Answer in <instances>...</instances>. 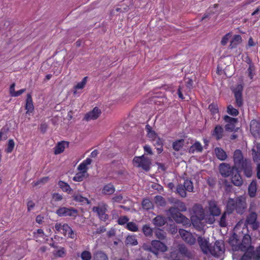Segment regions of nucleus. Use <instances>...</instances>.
Here are the masks:
<instances>
[{
  "mask_svg": "<svg viewBox=\"0 0 260 260\" xmlns=\"http://www.w3.org/2000/svg\"><path fill=\"white\" fill-rule=\"evenodd\" d=\"M229 243L233 249L236 250L246 251L250 247L251 237L249 235H245L241 241L238 238V236L236 234H234L229 239Z\"/></svg>",
  "mask_w": 260,
  "mask_h": 260,
  "instance_id": "obj_1",
  "label": "nucleus"
},
{
  "mask_svg": "<svg viewBox=\"0 0 260 260\" xmlns=\"http://www.w3.org/2000/svg\"><path fill=\"white\" fill-rule=\"evenodd\" d=\"M133 163L135 167L141 168L146 171L150 169L151 161L149 158L144 156V155L140 156H135Z\"/></svg>",
  "mask_w": 260,
  "mask_h": 260,
  "instance_id": "obj_2",
  "label": "nucleus"
},
{
  "mask_svg": "<svg viewBox=\"0 0 260 260\" xmlns=\"http://www.w3.org/2000/svg\"><path fill=\"white\" fill-rule=\"evenodd\" d=\"M210 255L215 257H219L221 255L224 251V245L222 241H216L213 246H211Z\"/></svg>",
  "mask_w": 260,
  "mask_h": 260,
  "instance_id": "obj_3",
  "label": "nucleus"
},
{
  "mask_svg": "<svg viewBox=\"0 0 260 260\" xmlns=\"http://www.w3.org/2000/svg\"><path fill=\"white\" fill-rule=\"evenodd\" d=\"M107 211V205L103 203L92 208V211L96 213L100 219L104 221H105L108 218V215L106 213Z\"/></svg>",
  "mask_w": 260,
  "mask_h": 260,
  "instance_id": "obj_4",
  "label": "nucleus"
},
{
  "mask_svg": "<svg viewBox=\"0 0 260 260\" xmlns=\"http://www.w3.org/2000/svg\"><path fill=\"white\" fill-rule=\"evenodd\" d=\"M234 166L237 169L243 166L245 162L248 161L249 160L247 158H244L242 151L239 149L236 150L234 152L233 155Z\"/></svg>",
  "mask_w": 260,
  "mask_h": 260,
  "instance_id": "obj_5",
  "label": "nucleus"
},
{
  "mask_svg": "<svg viewBox=\"0 0 260 260\" xmlns=\"http://www.w3.org/2000/svg\"><path fill=\"white\" fill-rule=\"evenodd\" d=\"M59 216H70L76 217L78 215V211L73 208L60 207L56 211Z\"/></svg>",
  "mask_w": 260,
  "mask_h": 260,
  "instance_id": "obj_6",
  "label": "nucleus"
},
{
  "mask_svg": "<svg viewBox=\"0 0 260 260\" xmlns=\"http://www.w3.org/2000/svg\"><path fill=\"white\" fill-rule=\"evenodd\" d=\"M257 214L255 212H252L247 215L245 224L250 225L253 230H256L259 228V223L257 220Z\"/></svg>",
  "mask_w": 260,
  "mask_h": 260,
  "instance_id": "obj_7",
  "label": "nucleus"
},
{
  "mask_svg": "<svg viewBox=\"0 0 260 260\" xmlns=\"http://www.w3.org/2000/svg\"><path fill=\"white\" fill-rule=\"evenodd\" d=\"M235 167H231L229 164L222 163L219 165V170L221 175L225 178L231 176L235 171Z\"/></svg>",
  "mask_w": 260,
  "mask_h": 260,
  "instance_id": "obj_8",
  "label": "nucleus"
},
{
  "mask_svg": "<svg viewBox=\"0 0 260 260\" xmlns=\"http://www.w3.org/2000/svg\"><path fill=\"white\" fill-rule=\"evenodd\" d=\"M243 86L242 84H238L233 90L236 105L238 107H241L243 105L242 91Z\"/></svg>",
  "mask_w": 260,
  "mask_h": 260,
  "instance_id": "obj_9",
  "label": "nucleus"
},
{
  "mask_svg": "<svg viewBox=\"0 0 260 260\" xmlns=\"http://www.w3.org/2000/svg\"><path fill=\"white\" fill-rule=\"evenodd\" d=\"M198 242L203 253L210 256V253H211L210 249L211 245L209 243V241L200 236L198 238Z\"/></svg>",
  "mask_w": 260,
  "mask_h": 260,
  "instance_id": "obj_10",
  "label": "nucleus"
},
{
  "mask_svg": "<svg viewBox=\"0 0 260 260\" xmlns=\"http://www.w3.org/2000/svg\"><path fill=\"white\" fill-rule=\"evenodd\" d=\"M192 211L194 216L199 220L201 221L205 219V210L202 205L195 204L192 207Z\"/></svg>",
  "mask_w": 260,
  "mask_h": 260,
  "instance_id": "obj_11",
  "label": "nucleus"
},
{
  "mask_svg": "<svg viewBox=\"0 0 260 260\" xmlns=\"http://www.w3.org/2000/svg\"><path fill=\"white\" fill-rule=\"evenodd\" d=\"M236 212L242 214L246 208V203L245 198L242 196L236 198Z\"/></svg>",
  "mask_w": 260,
  "mask_h": 260,
  "instance_id": "obj_12",
  "label": "nucleus"
},
{
  "mask_svg": "<svg viewBox=\"0 0 260 260\" xmlns=\"http://www.w3.org/2000/svg\"><path fill=\"white\" fill-rule=\"evenodd\" d=\"M179 233L182 238L187 243L192 245L196 242V239L192 234L184 229H180Z\"/></svg>",
  "mask_w": 260,
  "mask_h": 260,
  "instance_id": "obj_13",
  "label": "nucleus"
},
{
  "mask_svg": "<svg viewBox=\"0 0 260 260\" xmlns=\"http://www.w3.org/2000/svg\"><path fill=\"white\" fill-rule=\"evenodd\" d=\"M230 176H231V182L234 185L241 186L243 184V181L238 169L236 168L234 173H232Z\"/></svg>",
  "mask_w": 260,
  "mask_h": 260,
  "instance_id": "obj_14",
  "label": "nucleus"
},
{
  "mask_svg": "<svg viewBox=\"0 0 260 260\" xmlns=\"http://www.w3.org/2000/svg\"><path fill=\"white\" fill-rule=\"evenodd\" d=\"M208 208L210 213L213 216H217L220 215L221 210L215 201H210L208 202Z\"/></svg>",
  "mask_w": 260,
  "mask_h": 260,
  "instance_id": "obj_15",
  "label": "nucleus"
},
{
  "mask_svg": "<svg viewBox=\"0 0 260 260\" xmlns=\"http://www.w3.org/2000/svg\"><path fill=\"white\" fill-rule=\"evenodd\" d=\"M151 246L152 247L153 251H155L158 254V251L166 252L167 249V246L163 243L158 240H153L151 242Z\"/></svg>",
  "mask_w": 260,
  "mask_h": 260,
  "instance_id": "obj_16",
  "label": "nucleus"
},
{
  "mask_svg": "<svg viewBox=\"0 0 260 260\" xmlns=\"http://www.w3.org/2000/svg\"><path fill=\"white\" fill-rule=\"evenodd\" d=\"M101 111L98 107H94L93 110L87 113L84 116V119L86 121L96 119L101 115Z\"/></svg>",
  "mask_w": 260,
  "mask_h": 260,
  "instance_id": "obj_17",
  "label": "nucleus"
},
{
  "mask_svg": "<svg viewBox=\"0 0 260 260\" xmlns=\"http://www.w3.org/2000/svg\"><path fill=\"white\" fill-rule=\"evenodd\" d=\"M239 169L243 171L244 175L247 177L250 178L252 175V169L250 160L245 162V164L240 167Z\"/></svg>",
  "mask_w": 260,
  "mask_h": 260,
  "instance_id": "obj_18",
  "label": "nucleus"
},
{
  "mask_svg": "<svg viewBox=\"0 0 260 260\" xmlns=\"http://www.w3.org/2000/svg\"><path fill=\"white\" fill-rule=\"evenodd\" d=\"M259 123L256 120H252L250 122V132L252 135L255 138L259 135Z\"/></svg>",
  "mask_w": 260,
  "mask_h": 260,
  "instance_id": "obj_19",
  "label": "nucleus"
},
{
  "mask_svg": "<svg viewBox=\"0 0 260 260\" xmlns=\"http://www.w3.org/2000/svg\"><path fill=\"white\" fill-rule=\"evenodd\" d=\"M177 250L178 253L182 256L186 257L188 258H191L193 257L191 252L183 244H179L178 246Z\"/></svg>",
  "mask_w": 260,
  "mask_h": 260,
  "instance_id": "obj_20",
  "label": "nucleus"
},
{
  "mask_svg": "<svg viewBox=\"0 0 260 260\" xmlns=\"http://www.w3.org/2000/svg\"><path fill=\"white\" fill-rule=\"evenodd\" d=\"M25 108L26 110V114L32 112L34 110L32 100L30 93H28L27 94Z\"/></svg>",
  "mask_w": 260,
  "mask_h": 260,
  "instance_id": "obj_21",
  "label": "nucleus"
},
{
  "mask_svg": "<svg viewBox=\"0 0 260 260\" xmlns=\"http://www.w3.org/2000/svg\"><path fill=\"white\" fill-rule=\"evenodd\" d=\"M257 191V183L256 180H252L249 185L248 193L250 198H254L256 196Z\"/></svg>",
  "mask_w": 260,
  "mask_h": 260,
  "instance_id": "obj_22",
  "label": "nucleus"
},
{
  "mask_svg": "<svg viewBox=\"0 0 260 260\" xmlns=\"http://www.w3.org/2000/svg\"><path fill=\"white\" fill-rule=\"evenodd\" d=\"M226 207L228 214L232 213L234 210L236 211V199L230 198L227 202Z\"/></svg>",
  "mask_w": 260,
  "mask_h": 260,
  "instance_id": "obj_23",
  "label": "nucleus"
},
{
  "mask_svg": "<svg viewBox=\"0 0 260 260\" xmlns=\"http://www.w3.org/2000/svg\"><path fill=\"white\" fill-rule=\"evenodd\" d=\"M125 243L127 246H136L138 245V242L136 235H128L125 239Z\"/></svg>",
  "mask_w": 260,
  "mask_h": 260,
  "instance_id": "obj_24",
  "label": "nucleus"
},
{
  "mask_svg": "<svg viewBox=\"0 0 260 260\" xmlns=\"http://www.w3.org/2000/svg\"><path fill=\"white\" fill-rule=\"evenodd\" d=\"M178 223H182L184 225L189 224V220L181 213L173 219Z\"/></svg>",
  "mask_w": 260,
  "mask_h": 260,
  "instance_id": "obj_25",
  "label": "nucleus"
},
{
  "mask_svg": "<svg viewBox=\"0 0 260 260\" xmlns=\"http://www.w3.org/2000/svg\"><path fill=\"white\" fill-rule=\"evenodd\" d=\"M223 129L220 125H216L212 133L213 136L217 140L220 139L223 136Z\"/></svg>",
  "mask_w": 260,
  "mask_h": 260,
  "instance_id": "obj_26",
  "label": "nucleus"
},
{
  "mask_svg": "<svg viewBox=\"0 0 260 260\" xmlns=\"http://www.w3.org/2000/svg\"><path fill=\"white\" fill-rule=\"evenodd\" d=\"M166 222V218L161 215L156 216L152 220L153 223L157 226H161L164 225Z\"/></svg>",
  "mask_w": 260,
  "mask_h": 260,
  "instance_id": "obj_27",
  "label": "nucleus"
},
{
  "mask_svg": "<svg viewBox=\"0 0 260 260\" xmlns=\"http://www.w3.org/2000/svg\"><path fill=\"white\" fill-rule=\"evenodd\" d=\"M242 42V38L240 35H237L234 36L233 40L231 41L229 45L230 49H233L236 48L238 45L240 44Z\"/></svg>",
  "mask_w": 260,
  "mask_h": 260,
  "instance_id": "obj_28",
  "label": "nucleus"
},
{
  "mask_svg": "<svg viewBox=\"0 0 260 260\" xmlns=\"http://www.w3.org/2000/svg\"><path fill=\"white\" fill-rule=\"evenodd\" d=\"M154 146L156 147L158 153H160L162 150V140L159 137L155 139H152Z\"/></svg>",
  "mask_w": 260,
  "mask_h": 260,
  "instance_id": "obj_29",
  "label": "nucleus"
},
{
  "mask_svg": "<svg viewBox=\"0 0 260 260\" xmlns=\"http://www.w3.org/2000/svg\"><path fill=\"white\" fill-rule=\"evenodd\" d=\"M215 153L216 157L220 160H224L227 158L226 152L220 148H216Z\"/></svg>",
  "mask_w": 260,
  "mask_h": 260,
  "instance_id": "obj_30",
  "label": "nucleus"
},
{
  "mask_svg": "<svg viewBox=\"0 0 260 260\" xmlns=\"http://www.w3.org/2000/svg\"><path fill=\"white\" fill-rule=\"evenodd\" d=\"M203 150V147L201 144L199 142H196L189 148V152L193 153L195 151L201 152Z\"/></svg>",
  "mask_w": 260,
  "mask_h": 260,
  "instance_id": "obj_31",
  "label": "nucleus"
},
{
  "mask_svg": "<svg viewBox=\"0 0 260 260\" xmlns=\"http://www.w3.org/2000/svg\"><path fill=\"white\" fill-rule=\"evenodd\" d=\"M73 198L74 201L80 203L81 204H89V202L86 198L83 197L79 194H74Z\"/></svg>",
  "mask_w": 260,
  "mask_h": 260,
  "instance_id": "obj_32",
  "label": "nucleus"
},
{
  "mask_svg": "<svg viewBox=\"0 0 260 260\" xmlns=\"http://www.w3.org/2000/svg\"><path fill=\"white\" fill-rule=\"evenodd\" d=\"M184 139H180L174 141L172 144V147L174 150L178 151L182 149L184 145Z\"/></svg>",
  "mask_w": 260,
  "mask_h": 260,
  "instance_id": "obj_33",
  "label": "nucleus"
},
{
  "mask_svg": "<svg viewBox=\"0 0 260 260\" xmlns=\"http://www.w3.org/2000/svg\"><path fill=\"white\" fill-rule=\"evenodd\" d=\"M115 191V188L113 184L109 183L104 186L102 192L105 194H111Z\"/></svg>",
  "mask_w": 260,
  "mask_h": 260,
  "instance_id": "obj_34",
  "label": "nucleus"
},
{
  "mask_svg": "<svg viewBox=\"0 0 260 260\" xmlns=\"http://www.w3.org/2000/svg\"><path fill=\"white\" fill-rule=\"evenodd\" d=\"M58 185L64 192H70L72 190L70 185L64 181H59L58 183Z\"/></svg>",
  "mask_w": 260,
  "mask_h": 260,
  "instance_id": "obj_35",
  "label": "nucleus"
},
{
  "mask_svg": "<svg viewBox=\"0 0 260 260\" xmlns=\"http://www.w3.org/2000/svg\"><path fill=\"white\" fill-rule=\"evenodd\" d=\"M94 260H108L106 254L102 251L96 252L93 256Z\"/></svg>",
  "mask_w": 260,
  "mask_h": 260,
  "instance_id": "obj_36",
  "label": "nucleus"
},
{
  "mask_svg": "<svg viewBox=\"0 0 260 260\" xmlns=\"http://www.w3.org/2000/svg\"><path fill=\"white\" fill-rule=\"evenodd\" d=\"M142 206L144 209L148 210L151 209L153 207V205L152 202H151L149 199H144L143 200L142 203Z\"/></svg>",
  "mask_w": 260,
  "mask_h": 260,
  "instance_id": "obj_37",
  "label": "nucleus"
},
{
  "mask_svg": "<svg viewBox=\"0 0 260 260\" xmlns=\"http://www.w3.org/2000/svg\"><path fill=\"white\" fill-rule=\"evenodd\" d=\"M183 187L186 191L192 192L193 190V183L191 180H185L183 184Z\"/></svg>",
  "mask_w": 260,
  "mask_h": 260,
  "instance_id": "obj_38",
  "label": "nucleus"
},
{
  "mask_svg": "<svg viewBox=\"0 0 260 260\" xmlns=\"http://www.w3.org/2000/svg\"><path fill=\"white\" fill-rule=\"evenodd\" d=\"M177 192L182 198L186 197V190L182 184H179L176 188Z\"/></svg>",
  "mask_w": 260,
  "mask_h": 260,
  "instance_id": "obj_39",
  "label": "nucleus"
},
{
  "mask_svg": "<svg viewBox=\"0 0 260 260\" xmlns=\"http://www.w3.org/2000/svg\"><path fill=\"white\" fill-rule=\"evenodd\" d=\"M175 207L180 212H184L187 210L185 204L179 201H177L175 202Z\"/></svg>",
  "mask_w": 260,
  "mask_h": 260,
  "instance_id": "obj_40",
  "label": "nucleus"
},
{
  "mask_svg": "<svg viewBox=\"0 0 260 260\" xmlns=\"http://www.w3.org/2000/svg\"><path fill=\"white\" fill-rule=\"evenodd\" d=\"M142 232L146 237H150L152 235V230L148 224H145L143 226Z\"/></svg>",
  "mask_w": 260,
  "mask_h": 260,
  "instance_id": "obj_41",
  "label": "nucleus"
},
{
  "mask_svg": "<svg viewBox=\"0 0 260 260\" xmlns=\"http://www.w3.org/2000/svg\"><path fill=\"white\" fill-rule=\"evenodd\" d=\"M252 155L253 161L257 165L260 164V153L258 152H256L254 148L252 149Z\"/></svg>",
  "mask_w": 260,
  "mask_h": 260,
  "instance_id": "obj_42",
  "label": "nucleus"
},
{
  "mask_svg": "<svg viewBox=\"0 0 260 260\" xmlns=\"http://www.w3.org/2000/svg\"><path fill=\"white\" fill-rule=\"evenodd\" d=\"M64 142L58 143L57 146L54 148V153L55 154H58L62 153L64 150Z\"/></svg>",
  "mask_w": 260,
  "mask_h": 260,
  "instance_id": "obj_43",
  "label": "nucleus"
},
{
  "mask_svg": "<svg viewBox=\"0 0 260 260\" xmlns=\"http://www.w3.org/2000/svg\"><path fill=\"white\" fill-rule=\"evenodd\" d=\"M88 174H84V172H79L77 173L73 178V180L75 181L80 182L82 181L85 178L87 177Z\"/></svg>",
  "mask_w": 260,
  "mask_h": 260,
  "instance_id": "obj_44",
  "label": "nucleus"
},
{
  "mask_svg": "<svg viewBox=\"0 0 260 260\" xmlns=\"http://www.w3.org/2000/svg\"><path fill=\"white\" fill-rule=\"evenodd\" d=\"M228 214V213L226 211V212H224L222 214V215L220 217V220H219V225L221 227H225L227 226L228 223H227L226 217H227Z\"/></svg>",
  "mask_w": 260,
  "mask_h": 260,
  "instance_id": "obj_45",
  "label": "nucleus"
},
{
  "mask_svg": "<svg viewBox=\"0 0 260 260\" xmlns=\"http://www.w3.org/2000/svg\"><path fill=\"white\" fill-rule=\"evenodd\" d=\"M168 212L173 219L175 218L180 213V212L175 207L170 208Z\"/></svg>",
  "mask_w": 260,
  "mask_h": 260,
  "instance_id": "obj_46",
  "label": "nucleus"
},
{
  "mask_svg": "<svg viewBox=\"0 0 260 260\" xmlns=\"http://www.w3.org/2000/svg\"><path fill=\"white\" fill-rule=\"evenodd\" d=\"M126 229L132 232L138 231V226L136 223L134 222H127L126 225Z\"/></svg>",
  "mask_w": 260,
  "mask_h": 260,
  "instance_id": "obj_47",
  "label": "nucleus"
},
{
  "mask_svg": "<svg viewBox=\"0 0 260 260\" xmlns=\"http://www.w3.org/2000/svg\"><path fill=\"white\" fill-rule=\"evenodd\" d=\"M255 69L254 65L249 66L247 72L248 73V77L251 80L253 78L254 75H255Z\"/></svg>",
  "mask_w": 260,
  "mask_h": 260,
  "instance_id": "obj_48",
  "label": "nucleus"
},
{
  "mask_svg": "<svg viewBox=\"0 0 260 260\" xmlns=\"http://www.w3.org/2000/svg\"><path fill=\"white\" fill-rule=\"evenodd\" d=\"M87 77H85L83 78L81 82H78L77 84V85L75 86V89L77 90L83 89L87 82Z\"/></svg>",
  "mask_w": 260,
  "mask_h": 260,
  "instance_id": "obj_49",
  "label": "nucleus"
},
{
  "mask_svg": "<svg viewBox=\"0 0 260 260\" xmlns=\"http://www.w3.org/2000/svg\"><path fill=\"white\" fill-rule=\"evenodd\" d=\"M228 113L232 116H237L239 114L238 110L234 108L232 105H229L227 108Z\"/></svg>",
  "mask_w": 260,
  "mask_h": 260,
  "instance_id": "obj_50",
  "label": "nucleus"
},
{
  "mask_svg": "<svg viewBox=\"0 0 260 260\" xmlns=\"http://www.w3.org/2000/svg\"><path fill=\"white\" fill-rule=\"evenodd\" d=\"M208 108L213 115L215 114L218 112V108L217 105L215 103H212L209 105Z\"/></svg>",
  "mask_w": 260,
  "mask_h": 260,
  "instance_id": "obj_51",
  "label": "nucleus"
},
{
  "mask_svg": "<svg viewBox=\"0 0 260 260\" xmlns=\"http://www.w3.org/2000/svg\"><path fill=\"white\" fill-rule=\"evenodd\" d=\"M224 120L229 124H233L235 125V123L237 122V119L235 118L231 117L228 115L224 117Z\"/></svg>",
  "mask_w": 260,
  "mask_h": 260,
  "instance_id": "obj_52",
  "label": "nucleus"
},
{
  "mask_svg": "<svg viewBox=\"0 0 260 260\" xmlns=\"http://www.w3.org/2000/svg\"><path fill=\"white\" fill-rule=\"evenodd\" d=\"M15 143L14 141L12 139H10L9 140L8 147L6 150V151L7 153H10L12 151L14 147Z\"/></svg>",
  "mask_w": 260,
  "mask_h": 260,
  "instance_id": "obj_53",
  "label": "nucleus"
},
{
  "mask_svg": "<svg viewBox=\"0 0 260 260\" xmlns=\"http://www.w3.org/2000/svg\"><path fill=\"white\" fill-rule=\"evenodd\" d=\"M81 257L83 260H90L91 258V253L88 251L82 252Z\"/></svg>",
  "mask_w": 260,
  "mask_h": 260,
  "instance_id": "obj_54",
  "label": "nucleus"
},
{
  "mask_svg": "<svg viewBox=\"0 0 260 260\" xmlns=\"http://www.w3.org/2000/svg\"><path fill=\"white\" fill-rule=\"evenodd\" d=\"M231 37V33H228L224 35L221 41V44L223 46H225L228 42L230 38Z\"/></svg>",
  "mask_w": 260,
  "mask_h": 260,
  "instance_id": "obj_55",
  "label": "nucleus"
},
{
  "mask_svg": "<svg viewBox=\"0 0 260 260\" xmlns=\"http://www.w3.org/2000/svg\"><path fill=\"white\" fill-rule=\"evenodd\" d=\"M156 237L159 239H165L166 238L165 233L162 230H158L155 232Z\"/></svg>",
  "mask_w": 260,
  "mask_h": 260,
  "instance_id": "obj_56",
  "label": "nucleus"
},
{
  "mask_svg": "<svg viewBox=\"0 0 260 260\" xmlns=\"http://www.w3.org/2000/svg\"><path fill=\"white\" fill-rule=\"evenodd\" d=\"M65 254V249L63 247H60L58 250L56 251L54 254L58 257H63Z\"/></svg>",
  "mask_w": 260,
  "mask_h": 260,
  "instance_id": "obj_57",
  "label": "nucleus"
},
{
  "mask_svg": "<svg viewBox=\"0 0 260 260\" xmlns=\"http://www.w3.org/2000/svg\"><path fill=\"white\" fill-rule=\"evenodd\" d=\"M87 166L82 162L81 163L78 167V169L81 171V172H84V174H87Z\"/></svg>",
  "mask_w": 260,
  "mask_h": 260,
  "instance_id": "obj_58",
  "label": "nucleus"
},
{
  "mask_svg": "<svg viewBox=\"0 0 260 260\" xmlns=\"http://www.w3.org/2000/svg\"><path fill=\"white\" fill-rule=\"evenodd\" d=\"M62 234L66 236L69 231H71V227L67 223L62 224Z\"/></svg>",
  "mask_w": 260,
  "mask_h": 260,
  "instance_id": "obj_59",
  "label": "nucleus"
},
{
  "mask_svg": "<svg viewBox=\"0 0 260 260\" xmlns=\"http://www.w3.org/2000/svg\"><path fill=\"white\" fill-rule=\"evenodd\" d=\"M156 203L160 206H163L166 204V201L163 197L161 196H156L155 197Z\"/></svg>",
  "mask_w": 260,
  "mask_h": 260,
  "instance_id": "obj_60",
  "label": "nucleus"
},
{
  "mask_svg": "<svg viewBox=\"0 0 260 260\" xmlns=\"http://www.w3.org/2000/svg\"><path fill=\"white\" fill-rule=\"evenodd\" d=\"M7 131L5 128H3L0 131V141L2 140H4L7 139Z\"/></svg>",
  "mask_w": 260,
  "mask_h": 260,
  "instance_id": "obj_61",
  "label": "nucleus"
},
{
  "mask_svg": "<svg viewBox=\"0 0 260 260\" xmlns=\"http://www.w3.org/2000/svg\"><path fill=\"white\" fill-rule=\"evenodd\" d=\"M253 256L255 260H260V246L254 252Z\"/></svg>",
  "mask_w": 260,
  "mask_h": 260,
  "instance_id": "obj_62",
  "label": "nucleus"
},
{
  "mask_svg": "<svg viewBox=\"0 0 260 260\" xmlns=\"http://www.w3.org/2000/svg\"><path fill=\"white\" fill-rule=\"evenodd\" d=\"M128 221V218L126 216H122L119 218L118 223L119 224L123 225L127 223Z\"/></svg>",
  "mask_w": 260,
  "mask_h": 260,
  "instance_id": "obj_63",
  "label": "nucleus"
},
{
  "mask_svg": "<svg viewBox=\"0 0 260 260\" xmlns=\"http://www.w3.org/2000/svg\"><path fill=\"white\" fill-rule=\"evenodd\" d=\"M253 254L249 252H245L241 257L240 260H250Z\"/></svg>",
  "mask_w": 260,
  "mask_h": 260,
  "instance_id": "obj_64",
  "label": "nucleus"
}]
</instances>
